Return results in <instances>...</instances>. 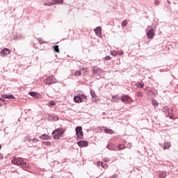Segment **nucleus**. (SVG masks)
<instances>
[{
	"mask_svg": "<svg viewBox=\"0 0 178 178\" xmlns=\"http://www.w3.org/2000/svg\"><path fill=\"white\" fill-rule=\"evenodd\" d=\"M11 163H13V165L21 166V168H22L23 169H24V168H29V164H27V163H25L23 161V159L19 157H14L11 161Z\"/></svg>",
	"mask_w": 178,
	"mask_h": 178,
	"instance_id": "1",
	"label": "nucleus"
},
{
	"mask_svg": "<svg viewBox=\"0 0 178 178\" xmlns=\"http://www.w3.org/2000/svg\"><path fill=\"white\" fill-rule=\"evenodd\" d=\"M74 101L77 104L86 102L87 101V96L84 95V94H79L77 96L74 97Z\"/></svg>",
	"mask_w": 178,
	"mask_h": 178,
	"instance_id": "2",
	"label": "nucleus"
},
{
	"mask_svg": "<svg viewBox=\"0 0 178 178\" xmlns=\"http://www.w3.org/2000/svg\"><path fill=\"white\" fill-rule=\"evenodd\" d=\"M44 83L47 86H51V84H56V83H58V80H56L55 76L51 75L44 80Z\"/></svg>",
	"mask_w": 178,
	"mask_h": 178,
	"instance_id": "3",
	"label": "nucleus"
},
{
	"mask_svg": "<svg viewBox=\"0 0 178 178\" xmlns=\"http://www.w3.org/2000/svg\"><path fill=\"white\" fill-rule=\"evenodd\" d=\"M122 102H124V104H131V97L127 95H124L120 98Z\"/></svg>",
	"mask_w": 178,
	"mask_h": 178,
	"instance_id": "4",
	"label": "nucleus"
},
{
	"mask_svg": "<svg viewBox=\"0 0 178 178\" xmlns=\"http://www.w3.org/2000/svg\"><path fill=\"white\" fill-rule=\"evenodd\" d=\"M77 145L80 148H84V147H88V142L87 140H79L77 142Z\"/></svg>",
	"mask_w": 178,
	"mask_h": 178,
	"instance_id": "5",
	"label": "nucleus"
},
{
	"mask_svg": "<svg viewBox=\"0 0 178 178\" xmlns=\"http://www.w3.org/2000/svg\"><path fill=\"white\" fill-rule=\"evenodd\" d=\"M0 54L1 56H6V55H9V54H10V49L5 48L1 51Z\"/></svg>",
	"mask_w": 178,
	"mask_h": 178,
	"instance_id": "6",
	"label": "nucleus"
},
{
	"mask_svg": "<svg viewBox=\"0 0 178 178\" xmlns=\"http://www.w3.org/2000/svg\"><path fill=\"white\" fill-rule=\"evenodd\" d=\"M65 129L63 128H58L52 132V134H63Z\"/></svg>",
	"mask_w": 178,
	"mask_h": 178,
	"instance_id": "7",
	"label": "nucleus"
},
{
	"mask_svg": "<svg viewBox=\"0 0 178 178\" xmlns=\"http://www.w3.org/2000/svg\"><path fill=\"white\" fill-rule=\"evenodd\" d=\"M94 31L98 37H101V35H102V29H101V26L97 27Z\"/></svg>",
	"mask_w": 178,
	"mask_h": 178,
	"instance_id": "8",
	"label": "nucleus"
},
{
	"mask_svg": "<svg viewBox=\"0 0 178 178\" xmlns=\"http://www.w3.org/2000/svg\"><path fill=\"white\" fill-rule=\"evenodd\" d=\"M29 95L33 97L35 99H38L40 97V94H38L37 92H30Z\"/></svg>",
	"mask_w": 178,
	"mask_h": 178,
	"instance_id": "9",
	"label": "nucleus"
},
{
	"mask_svg": "<svg viewBox=\"0 0 178 178\" xmlns=\"http://www.w3.org/2000/svg\"><path fill=\"white\" fill-rule=\"evenodd\" d=\"M40 138H41V140H51V138H52V136H49L48 134H42L40 136Z\"/></svg>",
	"mask_w": 178,
	"mask_h": 178,
	"instance_id": "10",
	"label": "nucleus"
},
{
	"mask_svg": "<svg viewBox=\"0 0 178 178\" xmlns=\"http://www.w3.org/2000/svg\"><path fill=\"white\" fill-rule=\"evenodd\" d=\"M147 38H154V29H150L147 32Z\"/></svg>",
	"mask_w": 178,
	"mask_h": 178,
	"instance_id": "11",
	"label": "nucleus"
},
{
	"mask_svg": "<svg viewBox=\"0 0 178 178\" xmlns=\"http://www.w3.org/2000/svg\"><path fill=\"white\" fill-rule=\"evenodd\" d=\"M172 147V145L170 142H165L163 144V149H169Z\"/></svg>",
	"mask_w": 178,
	"mask_h": 178,
	"instance_id": "12",
	"label": "nucleus"
},
{
	"mask_svg": "<svg viewBox=\"0 0 178 178\" xmlns=\"http://www.w3.org/2000/svg\"><path fill=\"white\" fill-rule=\"evenodd\" d=\"M2 98H5L6 99H15V96H13L12 95H3Z\"/></svg>",
	"mask_w": 178,
	"mask_h": 178,
	"instance_id": "13",
	"label": "nucleus"
},
{
	"mask_svg": "<svg viewBox=\"0 0 178 178\" xmlns=\"http://www.w3.org/2000/svg\"><path fill=\"white\" fill-rule=\"evenodd\" d=\"M75 130L76 134H83V127H77Z\"/></svg>",
	"mask_w": 178,
	"mask_h": 178,
	"instance_id": "14",
	"label": "nucleus"
},
{
	"mask_svg": "<svg viewBox=\"0 0 178 178\" xmlns=\"http://www.w3.org/2000/svg\"><path fill=\"white\" fill-rule=\"evenodd\" d=\"M104 133H106V134H113V133H115V131L110 129H105Z\"/></svg>",
	"mask_w": 178,
	"mask_h": 178,
	"instance_id": "15",
	"label": "nucleus"
},
{
	"mask_svg": "<svg viewBox=\"0 0 178 178\" xmlns=\"http://www.w3.org/2000/svg\"><path fill=\"white\" fill-rule=\"evenodd\" d=\"M98 72H101V70L99 69V67H94L92 69V73H94V74H97Z\"/></svg>",
	"mask_w": 178,
	"mask_h": 178,
	"instance_id": "16",
	"label": "nucleus"
},
{
	"mask_svg": "<svg viewBox=\"0 0 178 178\" xmlns=\"http://www.w3.org/2000/svg\"><path fill=\"white\" fill-rule=\"evenodd\" d=\"M120 99L119 98V95H114L112 97V101H113V102H115V101H120Z\"/></svg>",
	"mask_w": 178,
	"mask_h": 178,
	"instance_id": "17",
	"label": "nucleus"
},
{
	"mask_svg": "<svg viewBox=\"0 0 178 178\" xmlns=\"http://www.w3.org/2000/svg\"><path fill=\"white\" fill-rule=\"evenodd\" d=\"M160 178H165L166 177V172L165 171H162L159 173Z\"/></svg>",
	"mask_w": 178,
	"mask_h": 178,
	"instance_id": "18",
	"label": "nucleus"
},
{
	"mask_svg": "<svg viewBox=\"0 0 178 178\" xmlns=\"http://www.w3.org/2000/svg\"><path fill=\"white\" fill-rule=\"evenodd\" d=\"M60 137H63V135H62V134H55L54 136V140H59L60 138Z\"/></svg>",
	"mask_w": 178,
	"mask_h": 178,
	"instance_id": "19",
	"label": "nucleus"
},
{
	"mask_svg": "<svg viewBox=\"0 0 178 178\" xmlns=\"http://www.w3.org/2000/svg\"><path fill=\"white\" fill-rule=\"evenodd\" d=\"M53 49L55 52H57V54H59V46L58 45L53 46Z\"/></svg>",
	"mask_w": 178,
	"mask_h": 178,
	"instance_id": "20",
	"label": "nucleus"
},
{
	"mask_svg": "<svg viewBox=\"0 0 178 178\" xmlns=\"http://www.w3.org/2000/svg\"><path fill=\"white\" fill-rule=\"evenodd\" d=\"M74 76H81V71H76L74 73Z\"/></svg>",
	"mask_w": 178,
	"mask_h": 178,
	"instance_id": "21",
	"label": "nucleus"
},
{
	"mask_svg": "<svg viewBox=\"0 0 178 178\" xmlns=\"http://www.w3.org/2000/svg\"><path fill=\"white\" fill-rule=\"evenodd\" d=\"M90 95H91L92 98H95V96H96L95 91L90 90Z\"/></svg>",
	"mask_w": 178,
	"mask_h": 178,
	"instance_id": "22",
	"label": "nucleus"
},
{
	"mask_svg": "<svg viewBox=\"0 0 178 178\" xmlns=\"http://www.w3.org/2000/svg\"><path fill=\"white\" fill-rule=\"evenodd\" d=\"M122 27H126V26H127V20L125 19V20L122 21Z\"/></svg>",
	"mask_w": 178,
	"mask_h": 178,
	"instance_id": "23",
	"label": "nucleus"
},
{
	"mask_svg": "<svg viewBox=\"0 0 178 178\" xmlns=\"http://www.w3.org/2000/svg\"><path fill=\"white\" fill-rule=\"evenodd\" d=\"M98 165H100V166H102V168H105V163H104V162H102V161H99L98 162Z\"/></svg>",
	"mask_w": 178,
	"mask_h": 178,
	"instance_id": "24",
	"label": "nucleus"
},
{
	"mask_svg": "<svg viewBox=\"0 0 178 178\" xmlns=\"http://www.w3.org/2000/svg\"><path fill=\"white\" fill-rule=\"evenodd\" d=\"M138 87V88H144V82L141 81Z\"/></svg>",
	"mask_w": 178,
	"mask_h": 178,
	"instance_id": "25",
	"label": "nucleus"
},
{
	"mask_svg": "<svg viewBox=\"0 0 178 178\" xmlns=\"http://www.w3.org/2000/svg\"><path fill=\"white\" fill-rule=\"evenodd\" d=\"M111 55H112L113 56H116V55H118V51H111Z\"/></svg>",
	"mask_w": 178,
	"mask_h": 178,
	"instance_id": "26",
	"label": "nucleus"
},
{
	"mask_svg": "<svg viewBox=\"0 0 178 178\" xmlns=\"http://www.w3.org/2000/svg\"><path fill=\"white\" fill-rule=\"evenodd\" d=\"M152 104L153 106H158V102H156V100H153L152 102Z\"/></svg>",
	"mask_w": 178,
	"mask_h": 178,
	"instance_id": "27",
	"label": "nucleus"
},
{
	"mask_svg": "<svg viewBox=\"0 0 178 178\" xmlns=\"http://www.w3.org/2000/svg\"><path fill=\"white\" fill-rule=\"evenodd\" d=\"M118 149H124V145H120L118 147Z\"/></svg>",
	"mask_w": 178,
	"mask_h": 178,
	"instance_id": "28",
	"label": "nucleus"
},
{
	"mask_svg": "<svg viewBox=\"0 0 178 178\" xmlns=\"http://www.w3.org/2000/svg\"><path fill=\"white\" fill-rule=\"evenodd\" d=\"M49 105H51V106H55V105H56V104H55V102L51 101V102H49Z\"/></svg>",
	"mask_w": 178,
	"mask_h": 178,
	"instance_id": "29",
	"label": "nucleus"
},
{
	"mask_svg": "<svg viewBox=\"0 0 178 178\" xmlns=\"http://www.w3.org/2000/svg\"><path fill=\"white\" fill-rule=\"evenodd\" d=\"M123 54H124L123 50H121L120 51H117V55L120 56V55H123Z\"/></svg>",
	"mask_w": 178,
	"mask_h": 178,
	"instance_id": "30",
	"label": "nucleus"
},
{
	"mask_svg": "<svg viewBox=\"0 0 178 178\" xmlns=\"http://www.w3.org/2000/svg\"><path fill=\"white\" fill-rule=\"evenodd\" d=\"M106 148H108V149H110V151L113 150V147L109 146V145H108L106 146Z\"/></svg>",
	"mask_w": 178,
	"mask_h": 178,
	"instance_id": "31",
	"label": "nucleus"
},
{
	"mask_svg": "<svg viewBox=\"0 0 178 178\" xmlns=\"http://www.w3.org/2000/svg\"><path fill=\"white\" fill-rule=\"evenodd\" d=\"M81 138H83V134L77 135V140H81Z\"/></svg>",
	"mask_w": 178,
	"mask_h": 178,
	"instance_id": "32",
	"label": "nucleus"
},
{
	"mask_svg": "<svg viewBox=\"0 0 178 178\" xmlns=\"http://www.w3.org/2000/svg\"><path fill=\"white\" fill-rule=\"evenodd\" d=\"M111 56H106V57L104 58V60H111Z\"/></svg>",
	"mask_w": 178,
	"mask_h": 178,
	"instance_id": "33",
	"label": "nucleus"
},
{
	"mask_svg": "<svg viewBox=\"0 0 178 178\" xmlns=\"http://www.w3.org/2000/svg\"><path fill=\"white\" fill-rule=\"evenodd\" d=\"M88 69V68L87 67H83L81 68V70H83V72H87Z\"/></svg>",
	"mask_w": 178,
	"mask_h": 178,
	"instance_id": "34",
	"label": "nucleus"
},
{
	"mask_svg": "<svg viewBox=\"0 0 178 178\" xmlns=\"http://www.w3.org/2000/svg\"><path fill=\"white\" fill-rule=\"evenodd\" d=\"M143 95V92H138V97H142Z\"/></svg>",
	"mask_w": 178,
	"mask_h": 178,
	"instance_id": "35",
	"label": "nucleus"
},
{
	"mask_svg": "<svg viewBox=\"0 0 178 178\" xmlns=\"http://www.w3.org/2000/svg\"><path fill=\"white\" fill-rule=\"evenodd\" d=\"M118 177H119L118 175H114L112 177H111V178H118Z\"/></svg>",
	"mask_w": 178,
	"mask_h": 178,
	"instance_id": "36",
	"label": "nucleus"
},
{
	"mask_svg": "<svg viewBox=\"0 0 178 178\" xmlns=\"http://www.w3.org/2000/svg\"><path fill=\"white\" fill-rule=\"evenodd\" d=\"M44 144H45V145H51V142H45Z\"/></svg>",
	"mask_w": 178,
	"mask_h": 178,
	"instance_id": "37",
	"label": "nucleus"
},
{
	"mask_svg": "<svg viewBox=\"0 0 178 178\" xmlns=\"http://www.w3.org/2000/svg\"><path fill=\"white\" fill-rule=\"evenodd\" d=\"M0 159H3V154L0 153Z\"/></svg>",
	"mask_w": 178,
	"mask_h": 178,
	"instance_id": "38",
	"label": "nucleus"
},
{
	"mask_svg": "<svg viewBox=\"0 0 178 178\" xmlns=\"http://www.w3.org/2000/svg\"><path fill=\"white\" fill-rule=\"evenodd\" d=\"M58 3H63V0H58Z\"/></svg>",
	"mask_w": 178,
	"mask_h": 178,
	"instance_id": "39",
	"label": "nucleus"
},
{
	"mask_svg": "<svg viewBox=\"0 0 178 178\" xmlns=\"http://www.w3.org/2000/svg\"><path fill=\"white\" fill-rule=\"evenodd\" d=\"M33 143H35V141H38V139H37V138H33Z\"/></svg>",
	"mask_w": 178,
	"mask_h": 178,
	"instance_id": "40",
	"label": "nucleus"
},
{
	"mask_svg": "<svg viewBox=\"0 0 178 178\" xmlns=\"http://www.w3.org/2000/svg\"><path fill=\"white\" fill-rule=\"evenodd\" d=\"M170 119H175L173 115H170Z\"/></svg>",
	"mask_w": 178,
	"mask_h": 178,
	"instance_id": "41",
	"label": "nucleus"
},
{
	"mask_svg": "<svg viewBox=\"0 0 178 178\" xmlns=\"http://www.w3.org/2000/svg\"><path fill=\"white\" fill-rule=\"evenodd\" d=\"M1 148H2V146L0 145V149H1Z\"/></svg>",
	"mask_w": 178,
	"mask_h": 178,
	"instance_id": "42",
	"label": "nucleus"
},
{
	"mask_svg": "<svg viewBox=\"0 0 178 178\" xmlns=\"http://www.w3.org/2000/svg\"><path fill=\"white\" fill-rule=\"evenodd\" d=\"M2 106V104L0 103V107Z\"/></svg>",
	"mask_w": 178,
	"mask_h": 178,
	"instance_id": "43",
	"label": "nucleus"
},
{
	"mask_svg": "<svg viewBox=\"0 0 178 178\" xmlns=\"http://www.w3.org/2000/svg\"><path fill=\"white\" fill-rule=\"evenodd\" d=\"M2 100V99H0V101H1Z\"/></svg>",
	"mask_w": 178,
	"mask_h": 178,
	"instance_id": "44",
	"label": "nucleus"
},
{
	"mask_svg": "<svg viewBox=\"0 0 178 178\" xmlns=\"http://www.w3.org/2000/svg\"><path fill=\"white\" fill-rule=\"evenodd\" d=\"M52 1H56V0H52Z\"/></svg>",
	"mask_w": 178,
	"mask_h": 178,
	"instance_id": "45",
	"label": "nucleus"
}]
</instances>
